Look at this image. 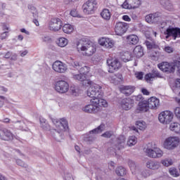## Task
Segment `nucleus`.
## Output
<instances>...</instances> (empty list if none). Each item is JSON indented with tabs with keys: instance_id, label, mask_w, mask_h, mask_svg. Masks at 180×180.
Returning <instances> with one entry per match:
<instances>
[{
	"instance_id": "obj_58",
	"label": "nucleus",
	"mask_w": 180,
	"mask_h": 180,
	"mask_svg": "<svg viewBox=\"0 0 180 180\" xmlns=\"http://www.w3.org/2000/svg\"><path fill=\"white\" fill-rule=\"evenodd\" d=\"M143 72H139L138 73H136V77L138 79H143Z\"/></svg>"
},
{
	"instance_id": "obj_57",
	"label": "nucleus",
	"mask_w": 180,
	"mask_h": 180,
	"mask_svg": "<svg viewBox=\"0 0 180 180\" xmlns=\"http://www.w3.org/2000/svg\"><path fill=\"white\" fill-rule=\"evenodd\" d=\"M174 86L178 89H180V79H176V81L174 82Z\"/></svg>"
},
{
	"instance_id": "obj_46",
	"label": "nucleus",
	"mask_w": 180,
	"mask_h": 180,
	"mask_svg": "<svg viewBox=\"0 0 180 180\" xmlns=\"http://www.w3.org/2000/svg\"><path fill=\"white\" fill-rule=\"evenodd\" d=\"M169 172L170 175H172L174 178H176L177 176H179V172H178V170L176 168H170L169 169Z\"/></svg>"
},
{
	"instance_id": "obj_33",
	"label": "nucleus",
	"mask_w": 180,
	"mask_h": 180,
	"mask_svg": "<svg viewBox=\"0 0 180 180\" xmlns=\"http://www.w3.org/2000/svg\"><path fill=\"white\" fill-rule=\"evenodd\" d=\"M169 129L172 131H175L176 134H180V124L178 122H173L170 124Z\"/></svg>"
},
{
	"instance_id": "obj_53",
	"label": "nucleus",
	"mask_w": 180,
	"mask_h": 180,
	"mask_svg": "<svg viewBox=\"0 0 180 180\" xmlns=\"http://www.w3.org/2000/svg\"><path fill=\"white\" fill-rule=\"evenodd\" d=\"M177 68V71L179 74H180V61L179 60H175L174 61V68Z\"/></svg>"
},
{
	"instance_id": "obj_20",
	"label": "nucleus",
	"mask_w": 180,
	"mask_h": 180,
	"mask_svg": "<svg viewBox=\"0 0 180 180\" xmlns=\"http://www.w3.org/2000/svg\"><path fill=\"white\" fill-rule=\"evenodd\" d=\"M161 13L156 12L146 16L145 19L148 23H157L161 19Z\"/></svg>"
},
{
	"instance_id": "obj_3",
	"label": "nucleus",
	"mask_w": 180,
	"mask_h": 180,
	"mask_svg": "<svg viewBox=\"0 0 180 180\" xmlns=\"http://www.w3.org/2000/svg\"><path fill=\"white\" fill-rule=\"evenodd\" d=\"M91 104L83 107L82 110L85 113H97L99 112V108H108V101L103 98H92Z\"/></svg>"
},
{
	"instance_id": "obj_9",
	"label": "nucleus",
	"mask_w": 180,
	"mask_h": 180,
	"mask_svg": "<svg viewBox=\"0 0 180 180\" xmlns=\"http://www.w3.org/2000/svg\"><path fill=\"white\" fill-rule=\"evenodd\" d=\"M145 153L150 158H161L164 155V152L159 148H154L153 149L148 148L146 149Z\"/></svg>"
},
{
	"instance_id": "obj_13",
	"label": "nucleus",
	"mask_w": 180,
	"mask_h": 180,
	"mask_svg": "<svg viewBox=\"0 0 180 180\" xmlns=\"http://www.w3.org/2000/svg\"><path fill=\"white\" fill-rule=\"evenodd\" d=\"M166 39L173 37L174 40H176L177 37H180V28L169 27L165 32Z\"/></svg>"
},
{
	"instance_id": "obj_51",
	"label": "nucleus",
	"mask_w": 180,
	"mask_h": 180,
	"mask_svg": "<svg viewBox=\"0 0 180 180\" xmlns=\"http://www.w3.org/2000/svg\"><path fill=\"white\" fill-rule=\"evenodd\" d=\"M70 15L71 16H72L73 18H78V16H79V15H78V11H77V9H73L70 11Z\"/></svg>"
},
{
	"instance_id": "obj_35",
	"label": "nucleus",
	"mask_w": 180,
	"mask_h": 180,
	"mask_svg": "<svg viewBox=\"0 0 180 180\" xmlns=\"http://www.w3.org/2000/svg\"><path fill=\"white\" fill-rule=\"evenodd\" d=\"M56 44L59 47H65L68 44V39L64 37H60L56 40Z\"/></svg>"
},
{
	"instance_id": "obj_50",
	"label": "nucleus",
	"mask_w": 180,
	"mask_h": 180,
	"mask_svg": "<svg viewBox=\"0 0 180 180\" xmlns=\"http://www.w3.org/2000/svg\"><path fill=\"white\" fill-rule=\"evenodd\" d=\"M16 164L18 165L20 167H22L24 168H26L27 167V165L23 162V160L18 159L15 161Z\"/></svg>"
},
{
	"instance_id": "obj_10",
	"label": "nucleus",
	"mask_w": 180,
	"mask_h": 180,
	"mask_svg": "<svg viewBox=\"0 0 180 180\" xmlns=\"http://www.w3.org/2000/svg\"><path fill=\"white\" fill-rule=\"evenodd\" d=\"M158 67L162 71V72H167V74H172L175 72V63L162 62L158 65Z\"/></svg>"
},
{
	"instance_id": "obj_54",
	"label": "nucleus",
	"mask_w": 180,
	"mask_h": 180,
	"mask_svg": "<svg viewBox=\"0 0 180 180\" xmlns=\"http://www.w3.org/2000/svg\"><path fill=\"white\" fill-rule=\"evenodd\" d=\"M165 51L166 53H173L174 52V49L171 46H165Z\"/></svg>"
},
{
	"instance_id": "obj_49",
	"label": "nucleus",
	"mask_w": 180,
	"mask_h": 180,
	"mask_svg": "<svg viewBox=\"0 0 180 180\" xmlns=\"http://www.w3.org/2000/svg\"><path fill=\"white\" fill-rule=\"evenodd\" d=\"M145 44H146L147 49H148V50H151V49H155V47H157V46L155 44H154L153 43L150 42L148 41H146L145 42Z\"/></svg>"
},
{
	"instance_id": "obj_26",
	"label": "nucleus",
	"mask_w": 180,
	"mask_h": 180,
	"mask_svg": "<svg viewBox=\"0 0 180 180\" xmlns=\"http://www.w3.org/2000/svg\"><path fill=\"white\" fill-rule=\"evenodd\" d=\"M120 89L122 94H124L126 96H130L134 92V87L132 86H122Z\"/></svg>"
},
{
	"instance_id": "obj_37",
	"label": "nucleus",
	"mask_w": 180,
	"mask_h": 180,
	"mask_svg": "<svg viewBox=\"0 0 180 180\" xmlns=\"http://www.w3.org/2000/svg\"><path fill=\"white\" fill-rule=\"evenodd\" d=\"M115 173L118 176H124L127 173L126 168L120 166L116 169Z\"/></svg>"
},
{
	"instance_id": "obj_43",
	"label": "nucleus",
	"mask_w": 180,
	"mask_h": 180,
	"mask_svg": "<svg viewBox=\"0 0 180 180\" xmlns=\"http://www.w3.org/2000/svg\"><path fill=\"white\" fill-rule=\"evenodd\" d=\"M161 164H162L164 167H170V165L174 164V160H172L171 158H166L161 160Z\"/></svg>"
},
{
	"instance_id": "obj_22",
	"label": "nucleus",
	"mask_w": 180,
	"mask_h": 180,
	"mask_svg": "<svg viewBox=\"0 0 180 180\" xmlns=\"http://www.w3.org/2000/svg\"><path fill=\"white\" fill-rule=\"evenodd\" d=\"M126 142V137L124 136L121 135L118 138H117V140L114 145V149L116 150H123L124 148Z\"/></svg>"
},
{
	"instance_id": "obj_14",
	"label": "nucleus",
	"mask_w": 180,
	"mask_h": 180,
	"mask_svg": "<svg viewBox=\"0 0 180 180\" xmlns=\"http://www.w3.org/2000/svg\"><path fill=\"white\" fill-rule=\"evenodd\" d=\"M52 68L55 72L64 74L68 70L67 65L61 61L56 60L52 65Z\"/></svg>"
},
{
	"instance_id": "obj_63",
	"label": "nucleus",
	"mask_w": 180,
	"mask_h": 180,
	"mask_svg": "<svg viewBox=\"0 0 180 180\" xmlns=\"http://www.w3.org/2000/svg\"><path fill=\"white\" fill-rule=\"evenodd\" d=\"M20 32L21 33H25V34H30V32H29V31L26 30V29L25 28H22V29H20Z\"/></svg>"
},
{
	"instance_id": "obj_1",
	"label": "nucleus",
	"mask_w": 180,
	"mask_h": 180,
	"mask_svg": "<svg viewBox=\"0 0 180 180\" xmlns=\"http://www.w3.org/2000/svg\"><path fill=\"white\" fill-rule=\"evenodd\" d=\"M52 122L56 129H50V136L56 141H61L64 139V131L68 129V122L66 119H52Z\"/></svg>"
},
{
	"instance_id": "obj_47",
	"label": "nucleus",
	"mask_w": 180,
	"mask_h": 180,
	"mask_svg": "<svg viewBox=\"0 0 180 180\" xmlns=\"http://www.w3.org/2000/svg\"><path fill=\"white\" fill-rule=\"evenodd\" d=\"M112 136H113V131H107L101 135V137H104L105 139H110Z\"/></svg>"
},
{
	"instance_id": "obj_44",
	"label": "nucleus",
	"mask_w": 180,
	"mask_h": 180,
	"mask_svg": "<svg viewBox=\"0 0 180 180\" xmlns=\"http://www.w3.org/2000/svg\"><path fill=\"white\" fill-rule=\"evenodd\" d=\"M128 165L132 172V174H136V169H137V166L136 165V162L133 160L128 161Z\"/></svg>"
},
{
	"instance_id": "obj_31",
	"label": "nucleus",
	"mask_w": 180,
	"mask_h": 180,
	"mask_svg": "<svg viewBox=\"0 0 180 180\" xmlns=\"http://www.w3.org/2000/svg\"><path fill=\"white\" fill-rule=\"evenodd\" d=\"M121 59L124 63H127V61H131L133 60V54H131V52L126 51L124 52L121 55Z\"/></svg>"
},
{
	"instance_id": "obj_4",
	"label": "nucleus",
	"mask_w": 180,
	"mask_h": 180,
	"mask_svg": "<svg viewBox=\"0 0 180 180\" xmlns=\"http://www.w3.org/2000/svg\"><path fill=\"white\" fill-rule=\"evenodd\" d=\"M88 84L91 86L87 90V96L92 99H102V87L97 84H92V82H89Z\"/></svg>"
},
{
	"instance_id": "obj_25",
	"label": "nucleus",
	"mask_w": 180,
	"mask_h": 180,
	"mask_svg": "<svg viewBox=\"0 0 180 180\" xmlns=\"http://www.w3.org/2000/svg\"><path fill=\"white\" fill-rule=\"evenodd\" d=\"M148 103L150 109H158L160 106V99L157 97H150L148 99Z\"/></svg>"
},
{
	"instance_id": "obj_12",
	"label": "nucleus",
	"mask_w": 180,
	"mask_h": 180,
	"mask_svg": "<svg viewBox=\"0 0 180 180\" xmlns=\"http://www.w3.org/2000/svg\"><path fill=\"white\" fill-rule=\"evenodd\" d=\"M129 29V24L127 22H119L115 24V32L117 36H123Z\"/></svg>"
},
{
	"instance_id": "obj_24",
	"label": "nucleus",
	"mask_w": 180,
	"mask_h": 180,
	"mask_svg": "<svg viewBox=\"0 0 180 180\" xmlns=\"http://www.w3.org/2000/svg\"><path fill=\"white\" fill-rule=\"evenodd\" d=\"M161 73L157 70H153L152 73H148L145 75V79L147 82H151L154 81V78H161Z\"/></svg>"
},
{
	"instance_id": "obj_34",
	"label": "nucleus",
	"mask_w": 180,
	"mask_h": 180,
	"mask_svg": "<svg viewBox=\"0 0 180 180\" xmlns=\"http://www.w3.org/2000/svg\"><path fill=\"white\" fill-rule=\"evenodd\" d=\"M63 31L66 33V34H70L74 32V26L70 24H65L63 26Z\"/></svg>"
},
{
	"instance_id": "obj_23",
	"label": "nucleus",
	"mask_w": 180,
	"mask_h": 180,
	"mask_svg": "<svg viewBox=\"0 0 180 180\" xmlns=\"http://www.w3.org/2000/svg\"><path fill=\"white\" fill-rule=\"evenodd\" d=\"M146 167L148 169L156 171L157 169H160V168L161 167V163H160V162L157 160H150L146 162Z\"/></svg>"
},
{
	"instance_id": "obj_29",
	"label": "nucleus",
	"mask_w": 180,
	"mask_h": 180,
	"mask_svg": "<svg viewBox=\"0 0 180 180\" xmlns=\"http://www.w3.org/2000/svg\"><path fill=\"white\" fill-rule=\"evenodd\" d=\"M134 55L137 57V58H140V57H143L144 56V51L143 49V47L140 45L136 46L134 51H133Z\"/></svg>"
},
{
	"instance_id": "obj_17",
	"label": "nucleus",
	"mask_w": 180,
	"mask_h": 180,
	"mask_svg": "<svg viewBox=\"0 0 180 180\" xmlns=\"http://www.w3.org/2000/svg\"><path fill=\"white\" fill-rule=\"evenodd\" d=\"M101 46L105 47V49H113L115 46V41L110 38L103 37L98 40Z\"/></svg>"
},
{
	"instance_id": "obj_21",
	"label": "nucleus",
	"mask_w": 180,
	"mask_h": 180,
	"mask_svg": "<svg viewBox=\"0 0 180 180\" xmlns=\"http://www.w3.org/2000/svg\"><path fill=\"white\" fill-rule=\"evenodd\" d=\"M134 105V100L130 98H126L121 101V107L124 110H130Z\"/></svg>"
},
{
	"instance_id": "obj_15",
	"label": "nucleus",
	"mask_w": 180,
	"mask_h": 180,
	"mask_svg": "<svg viewBox=\"0 0 180 180\" xmlns=\"http://www.w3.org/2000/svg\"><path fill=\"white\" fill-rule=\"evenodd\" d=\"M141 5V0H125L122 5L124 9H136Z\"/></svg>"
},
{
	"instance_id": "obj_40",
	"label": "nucleus",
	"mask_w": 180,
	"mask_h": 180,
	"mask_svg": "<svg viewBox=\"0 0 180 180\" xmlns=\"http://www.w3.org/2000/svg\"><path fill=\"white\" fill-rule=\"evenodd\" d=\"M136 125L139 130H146L147 129V124L143 120L136 121Z\"/></svg>"
},
{
	"instance_id": "obj_42",
	"label": "nucleus",
	"mask_w": 180,
	"mask_h": 180,
	"mask_svg": "<svg viewBox=\"0 0 180 180\" xmlns=\"http://www.w3.org/2000/svg\"><path fill=\"white\" fill-rule=\"evenodd\" d=\"M70 67H72V68H75L76 70H79L81 68V63L79 62L72 60L70 63H69Z\"/></svg>"
},
{
	"instance_id": "obj_64",
	"label": "nucleus",
	"mask_w": 180,
	"mask_h": 180,
	"mask_svg": "<svg viewBox=\"0 0 180 180\" xmlns=\"http://www.w3.org/2000/svg\"><path fill=\"white\" fill-rule=\"evenodd\" d=\"M160 26L161 29H164V27H165V26H167V22H165V21L161 22Z\"/></svg>"
},
{
	"instance_id": "obj_30",
	"label": "nucleus",
	"mask_w": 180,
	"mask_h": 180,
	"mask_svg": "<svg viewBox=\"0 0 180 180\" xmlns=\"http://www.w3.org/2000/svg\"><path fill=\"white\" fill-rule=\"evenodd\" d=\"M39 122H40V127H41V129H43V130H45L46 131L49 130L50 131V130H51V129L50 128V124H49V122L46 119H44V117H41L39 119Z\"/></svg>"
},
{
	"instance_id": "obj_45",
	"label": "nucleus",
	"mask_w": 180,
	"mask_h": 180,
	"mask_svg": "<svg viewBox=\"0 0 180 180\" xmlns=\"http://www.w3.org/2000/svg\"><path fill=\"white\" fill-rule=\"evenodd\" d=\"M90 68L88 66H84L82 68H79V72H81L84 75H86L87 77V74L89 72Z\"/></svg>"
},
{
	"instance_id": "obj_32",
	"label": "nucleus",
	"mask_w": 180,
	"mask_h": 180,
	"mask_svg": "<svg viewBox=\"0 0 180 180\" xmlns=\"http://www.w3.org/2000/svg\"><path fill=\"white\" fill-rule=\"evenodd\" d=\"M101 16L104 19V20H110L112 13H110L109 9L105 8L101 13Z\"/></svg>"
},
{
	"instance_id": "obj_5",
	"label": "nucleus",
	"mask_w": 180,
	"mask_h": 180,
	"mask_svg": "<svg viewBox=\"0 0 180 180\" xmlns=\"http://www.w3.org/2000/svg\"><path fill=\"white\" fill-rule=\"evenodd\" d=\"M82 9L85 15H92L98 9V1L96 0H87L82 5Z\"/></svg>"
},
{
	"instance_id": "obj_55",
	"label": "nucleus",
	"mask_w": 180,
	"mask_h": 180,
	"mask_svg": "<svg viewBox=\"0 0 180 180\" xmlns=\"http://www.w3.org/2000/svg\"><path fill=\"white\" fill-rule=\"evenodd\" d=\"M65 180H74V177H72V174L68 173L65 175Z\"/></svg>"
},
{
	"instance_id": "obj_19",
	"label": "nucleus",
	"mask_w": 180,
	"mask_h": 180,
	"mask_svg": "<svg viewBox=\"0 0 180 180\" xmlns=\"http://www.w3.org/2000/svg\"><path fill=\"white\" fill-rule=\"evenodd\" d=\"M103 130H105V124H101L97 128L90 131L89 133L86 134L88 141H92V140H94V136H92V134H99L102 133Z\"/></svg>"
},
{
	"instance_id": "obj_2",
	"label": "nucleus",
	"mask_w": 180,
	"mask_h": 180,
	"mask_svg": "<svg viewBox=\"0 0 180 180\" xmlns=\"http://www.w3.org/2000/svg\"><path fill=\"white\" fill-rule=\"evenodd\" d=\"M77 51H82L83 56L91 57L96 52V46L89 40L82 39L77 44Z\"/></svg>"
},
{
	"instance_id": "obj_61",
	"label": "nucleus",
	"mask_w": 180,
	"mask_h": 180,
	"mask_svg": "<svg viewBox=\"0 0 180 180\" xmlns=\"http://www.w3.org/2000/svg\"><path fill=\"white\" fill-rule=\"evenodd\" d=\"M12 57V53L11 51H8L5 55H4V58H11Z\"/></svg>"
},
{
	"instance_id": "obj_6",
	"label": "nucleus",
	"mask_w": 180,
	"mask_h": 180,
	"mask_svg": "<svg viewBox=\"0 0 180 180\" xmlns=\"http://www.w3.org/2000/svg\"><path fill=\"white\" fill-rule=\"evenodd\" d=\"M179 137L169 136L165 139L163 146L166 150H175L179 146Z\"/></svg>"
},
{
	"instance_id": "obj_16",
	"label": "nucleus",
	"mask_w": 180,
	"mask_h": 180,
	"mask_svg": "<svg viewBox=\"0 0 180 180\" xmlns=\"http://www.w3.org/2000/svg\"><path fill=\"white\" fill-rule=\"evenodd\" d=\"M63 27V21L60 18H53L49 22V29L53 32H58Z\"/></svg>"
},
{
	"instance_id": "obj_18",
	"label": "nucleus",
	"mask_w": 180,
	"mask_h": 180,
	"mask_svg": "<svg viewBox=\"0 0 180 180\" xmlns=\"http://www.w3.org/2000/svg\"><path fill=\"white\" fill-rule=\"evenodd\" d=\"M0 139L4 141L13 140V134L7 129H0Z\"/></svg>"
},
{
	"instance_id": "obj_60",
	"label": "nucleus",
	"mask_w": 180,
	"mask_h": 180,
	"mask_svg": "<svg viewBox=\"0 0 180 180\" xmlns=\"http://www.w3.org/2000/svg\"><path fill=\"white\" fill-rule=\"evenodd\" d=\"M141 92L143 95H150V91H148V90H147L146 89H142Z\"/></svg>"
},
{
	"instance_id": "obj_8",
	"label": "nucleus",
	"mask_w": 180,
	"mask_h": 180,
	"mask_svg": "<svg viewBox=\"0 0 180 180\" xmlns=\"http://www.w3.org/2000/svg\"><path fill=\"white\" fill-rule=\"evenodd\" d=\"M54 88L58 94H67L70 90V84L65 80H59L55 83Z\"/></svg>"
},
{
	"instance_id": "obj_27",
	"label": "nucleus",
	"mask_w": 180,
	"mask_h": 180,
	"mask_svg": "<svg viewBox=\"0 0 180 180\" xmlns=\"http://www.w3.org/2000/svg\"><path fill=\"white\" fill-rule=\"evenodd\" d=\"M71 74H72V77L75 81H80L81 82H83V81H86V79H88V76L84 75L80 72L79 74H75L74 73V72H72Z\"/></svg>"
},
{
	"instance_id": "obj_38",
	"label": "nucleus",
	"mask_w": 180,
	"mask_h": 180,
	"mask_svg": "<svg viewBox=\"0 0 180 180\" xmlns=\"http://www.w3.org/2000/svg\"><path fill=\"white\" fill-rule=\"evenodd\" d=\"M128 41L130 43V44H137L139 43V37L136 35L132 34L129 35L128 37Z\"/></svg>"
},
{
	"instance_id": "obj_11",
	"label": "nucleus",
	"mask_w": 180,
	"mask_h": 180,
	"mask_svg": "<svg viewBox=\"0 0 180 180\" xmlns=\"http://www.w3.org/2000/svg\"><path fill=\"white\" fill-rule=\"evenodd\" d=\"M107 64L109 66L108 72L113 74L115 71H118L122 68V63L117 59H108Z\"/></svg>"
},
{
	"instance_id": "obj_48",
	"label": "nucleus",
	"mask_w": 180,
	"mask_h": 180,
	"mask_svg": "<svg viewBox=\"0 0 180 180\" xmlns=\"http://www.w3.org/2000/svg\"><path fill=\"white\" fill-rule=\"evenodd\" d=\"M141 175L143 176V178H148V176H151V171L148 169H144L142 171Z\"/></svg>"
},
{
	"instance_id": "obj_56",
	"label": "nucleus",
	"mask_w": 180,
	"mask_h": 180,
	"mask_svg": "<svg viewBox=\"0 0 180 180\" xmlns=\"http://www.w3.org/2000/svg\"><path fill=\"white\" fill-rule=\"evenodd\" d=\"M8 37V32H3L0 38L1 39V40H5V39H6Z\"/></svg>"
},
{
	"instance_id": "obj_28",
	"label": "nucleus",
	"mask_w": 180,
	"mask_h": 180,
	"mask_svg": "<svg viewBox=\"0 0 180 180\" xmlns=\"http://www.w3.org/2000/svg\"><path fill=\"white\" fill-rule=\"evenodd\" d=\"M148 108H150V106H148V101H143L139 102L138 110L140 112H147L148 110Z\"/></svg>"
},
{
	"instance_id": "obj_39",
	"label": "nucleus",
	"mask_w": 180,
	"mask_h": 180,
	"mask_svg": "<svg viewBox=\"0 0 180 180\" xmlns=\"http://www.w3.org/2000/svg\"><path fill=\"white\" fill-rule=\"evenodd\" d=\"M137 144V138L134 136H129L127 141V146L129 147H133V146H136Z\"/></svg>"
},
{
	"instance_id": "obj_36",
	"label": "nucleus",
	"mask_w": 180,
	"mask_h": 180,
	"mask_svg": "<svg viewBox=\"0 0 180 180\" xmlns=\"http://www.w3.org/2000/svg\"><path fill=\"white\" fill-rule=\"evenodd\" d=\"M161 4L167 11H172L174 9V6H172V3L169 0H163Z\"/></svg>"
},
{
	"instance_id": "obj_7",
	"label": "nucleus",
	"mask_w": 180,
	"mask_h": 180,
	"mask_svg": "<svg viewBox=\"0 0 180 180\" xmlns=\"http://www.w3.org/2000/svg\"><path fill=\"white\" fill-rule=\"evenodd\" d=\"M158 119L162 124H169L174 119V112L169 110L162 111L159 114Z\"/></svg>"
},
{
	"instance_id": "obj_59",
	"label": "nucleus",
	"mask_w": 180,
	"mask_h": 180,
	"mask_svg": "<svg viewBox=\"0 0 180 180\" xmlns=\"http://www.w3.org/2000/svg\"><path fill=\"white\" fill-rule=\"evenodd\" d=\"M122 20H125V22H130L131 20V18L129 15H123Z\"/></svg>"
},
{
	"instance_id": "obj_41",
	"label": "nucleus",
	"mask_w": 180,
	"mask_h": 180,
	"mask_svg": "<svg viewBox=\"0 0 180 180\" xmlns=\"http://www.w3.org/2000/svg\"><path fill=\"white\" fill-rule=\"evenodd\" d=\"M28 9L32 14V16L34 18V19H37V18H39V13H37V9H36V7L30 5L28 6Z\"/></svg>"
},
{
	"instance_id": "obj_62",
	"label": "nucleus",
	"mask_w": 180,
	"mask_h": 180,
	"mask_svg": "<svg viewBox=\"0 0 180 180\" xmlns=\"http://www.w3.org/2000/svg\"><path fill=\"white\" fill-rule=\"evenodd\" d=\"M1 27L3 30H9V27L6 25V23H2Z\"/></svg>"
},
{
	"instance_id": "obj_52",
	"label": "nucleus",
	"mask_w": 180,
	"mask_h": 180,
	"mask_svg": "<svg viewBox=\"0 0 180 180\" xmlns=\"http://www.w3.org/2000/svg\"><path fill=\"white\" fill-rule=\"evenodd\" d=\"M174 115L178 119H180V107H176L174 110Z\"/></svg>"
}]
</instances>
